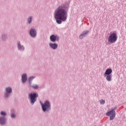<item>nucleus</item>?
I'll return each instance as SVG.
<instances>
[{
	"mask_svg": "<svg viewBox=\"0 0 126 126\" xmlns=\"http://www.w3.org/2000/svg\"><path fill=\"white\" fill-rule=\"evenodd\" d=\"M67 18V12L66 10L62 6L59 7L56 11L55 14V19H58L56 20L57 23L62 24V21H66Z\"/></svg>",
	"mask_w": 126,
	"mask_h": 126,
	"instance_id": "nucleus-1",
	"label": "nucleus"
},
{
	"mask_svg": "<svg viewBox=\"0 0 126 126\" xmlns=\"http://www.w3.org/2000/svg\"><path fill=\"white\" fill-rule=\"evenodd\" d=\"M118 40V34L117 32H111L108 36V41L110 43V44H113V43H116Z\"/></svg>",
	"mask_w": 126,
	"mask_h": 126,
	"instance_id": "nucleus-2",
	"label": "nucleus"
},
{
	"mask_svg": "<svg viewBox=\"0 0 126 126\" xmlns=\"http://www.w3.org/2000/svg\"><path fill=\"white\" fill-rule=\"evenodd\" d=\"M41 107L42 108V111L43 112H46V111H50L51 110V104H50V102L49 101H45L44 103L43 104L41 102Z\"/></svg>",
	"mask_w": 126,
	"mask_h": 126,
	"instance_id": "nucleus-3",
	"label": "nucleus"
},
{
	"mask_svg": "<svg viewBox=\"0 0 126 126\" xmlns=\"http://www.w3.org/2000/svg\"><path fill=\"white\" fill-rule=\"evenodd\" d=\"M116 109H117V108L116 107H115L114 109H112V110L111 111L108 112L106 113V116H107L108 117H109L110 116V115H111V116L110 117V121H113V120H114V119H115V117H116V112L114 110Z\"/></svg>",
	"mask_w": 126,
	"mask_h": 126,
	"instance_id": "nucleus-4",
	"label": "nucleus"
},
{
	"mask_svg": "<svg viewBox=\"0 0 126 126\" xmlns=\"http://www.w3.org/2000/svg\"><path fill=\"white\" fill-rule=\"evenodd\" d=\"M38 97V95L36 94H30L29 95V98L31 99V102L33 105L36 102V97Z\"/></svg>",
	"mask_w": 126,
	"mask_h": 126,
	"instance_id": "nucleus-5",
	"label": "nucleus"
},
{
	"mask_svg": "<svg viewBox=\"0 0 126 126\" xmlns=\"http://www.w3.org/2000/svg\"><path fill=\"white\" fill-rule=\"evenodd\" d=\"M112 69H107L104 73V77H106L107 75H111V73H112Z\"/></svg>",
	"mask_w": 126,
	"mask_h": 126,
	"instance_id": "nucleus-6",
	"label": "nucleus"
},
{
	"mask_svg": "<svg viewBox=\"0 0 126 126\" xmlns=\"http://www.w3.org/2000/svg\"><path fill=\"white\" fill-rule=\"evenodd\" d=\"M30 35L32 36V37H35L36 36V31L35 29L31 30Z\"/></svg>",
	"mask_w": 126,
	"mask_h": 126,
	"instance_id": "nucleus-7",
	"label": "nucleus"
},
{
	"mask_svg": "<svg viewBox=\"0 0 126 126\" xmlns=\"http://www.w3.org/2000/svg\"><path fill=\"white\" fill-rule=\"evenodd\" d=\"M22 80L23 83H25V82H26V80H27V75L26 74H24L22 75Z\"/></svg>",
	"mask_w": 126,
	"mask_h": 126,
	"instance_id": "nucleus-8",
	"label": "nucleus"
},
{
	"mask_svg": "<svg viewBox=\"0 0 126 126\" xmlns=\"http://www.w3.org/2000/svg\"><path fill=\"white\" fill-rule=\"evenodd\" d=\"M49 46L51 47V48L53 49V50H56V49H57V48H58V44L56 43H50L49 44Z\"/></svg>",
	"mask_w": 126,
	"mask_h": 126,
	"instance_id": "nucleus-9",
	"label": "nucleus"
},
{
	"mask_svg": "<svg viewBox=\"0 0 126 126\" xmlns=\"http://www.w3.org/2000/svg\"><path fill=\"white\" fill-rule=\"evenodd\" d=\"M89 32V31H86L82 32V33L80 35V39H82L84 37H85V35Z\"/></svg>",
	"mask_w": 126,
	"mask_h": 126,
	"instance_id": "nucleus-10",
	"label": "nucleus"
},
{
	"mask_svg": "<svg viewBox=\"0 0 126 126\" xmlns=\"http://www.w3.org/2000/svg\"><path fill=\"white\" fill-rule=\"evenodd\" d=\"M50 40L52 42H56V40H57V37H56V35H52L50 36Z\"/></svg>",
	"mask_w": 126,
	"mask_h": 126,
	"instance_id": "nucleus-11",
	"label": "nucleus"
},
{
	"mask_svg": "<svg viewBox=\"0 0 126 126\" xmlns=\"http://www.w3.org/2000/svg\"><path fill=\"white\" fill-rule=\"evenodd\" d=\"M5 123V119H4V117H2L0 118V124L1 125H4Z\"/></svg>",
	"mask_w": 126,
	"mask_h": 126,
	"instance_id": "nucleus-12",
	"label": "nucleus"
},
{
	"mask_svg": "<svg viewBox=\"0 0 126 126\" xmlns=\"http://www.w3.org/2000/svg\"><path fill=\"white\" fill-rule=\"evenodd\" d=\"M105 77L107 81H112V75H107Z\"/></svg>",
	"mask_w": 126,
	"mask_h": 126,
	"instance_id": "nucleus-13",
	"label": "nucleus"
},
{
	"mask_svg": "<svg viewBox=\"0 0 126 126\" xmlns=\"http://www.w3.org/2000/svg\"><path fill=\"white\" fill-rule=\"evenodd\" d=\"M18 48L21 51H24V47L23 46H21V45H20V42L18 43Z\"/></svg>",
	"mask_w": 126,
	"mask_h": 126,
	"instance_id": "nucleus-14",
	"label": "nucleus"
},
{
	"mask_svg": "<svg viewBox=\"0 0 126 126\" xmlns=\"http://www.w3.org/2000/svg\"><path fill=\"white\" fill-rule=\"evenodd\" d=\"M6 91L7 93H11V92H12V90L11 89V88L8 87L6 89Z\"/></svg>",
	"mask_w": 126,
	"mask_h": 126,
	"instance_id": "nucleus-15",
	"label": "nucleus"
},
{
	"mask_svg": "<svg viewBox=\"0 0 126 126\" xmlns=\"http://www.w3.org/2000/svg\"><path fill=\"white\" fill-rule=\"evenodd\" d=\"M34 78H35V77H33V76L31 77L30 78V79H29V84H30V85H31L32 81V80H33V79Z\"/></svg>",
	"mask_w": 126,
	"mask_h": 126,
	"instance_id": "nucleus-16",
	"label": "nucleus"
},
{
	"mask_svg": "<svg viewBox=\"0 0 126 126\" xmlns=\"http://www.w3.org/2000/svg\"><path fill=\"white\" fill-rule=\"evenodd\" d=\"M32 88H34V89H38L39 88V87L38 86V85H35L34 86H32Z\"/></svg>",
	"mask_w": 126,
	"mask_h": 126,
	"instance_id": "nucleus-17",
	"label": "nucleus"
},
{
	"mask_svg": "<svg viewBox=\"0 0 126 126\" xmlns=\"http://www.w3.org/2000/svg\"><path fill=\"white\" fill-rule=\"evenodd\" d=\"M0 114L1 116H6V113L5 112L1 111Z\"/></svg>",
	"mask_w": 126,
	"mask_h": 126,
	"instance_id": "nucleus-18",
	"label": "nucleus"
},
{
	"mask_svg": "<svg viewBox=\"0 0 126 126\" xmlns=\"http://www.w3.org/2000/svg\"><path fill=\"white\" fill-rule=\"evenodd\" d=\"M100 104H101V105H103V104H105V100H100Z\"/></svg>",
	"mask_w": 126,
	"mask_h": 126,
	"instance_id": "nucleus-19",
	"label": "nucleus"
},
{
	"mask_svg": "<svg viewBox=\"0 0 126 126\" xmlns=\"http://www.w3.org/2000/svg\"><path fill=\"white\" fill-rule=\"evenodd\" d=\"M32 21V17H30V18L28 19V22L29 24L31 23Z\"/></svg>",
	"mask_w": 126,
	"mask_h": 126,
	"instance_id": "nucleus-20",
	"label": "nucleus"
},
{
	"mask_svg": "<svg viewBox=\"0 0 126 126\" xmlns=\"http://www.w3.org/2000/svg\"><path fill=\"white\" fill-rule=\"evenodd\" d=\"M14 117H15V115H14V114H11V117L12 118H14Z\"/></svg>",
	"mask_w": 126,
	"mask_h": 126,
	"instance_id": "nucleus-21",
	"label": "nucleus"
},
{
	"mask_svg": "<svg viewBox=\"0 0 126 126\" xmlns=\"http://www.w3.org/2000/svg\"><path fill=\"white\" fill-rule=\"evenodd\" d=\"M5 97H7V94L5 95Z\"/></svg>",
	"mask_w": 126,
	"mask_h": 126,
	"instance_id": "nucleus-22",
	"label": "nucleus"
}]
</instances>
